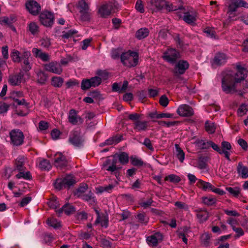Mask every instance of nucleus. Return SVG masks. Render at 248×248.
Listing matches in <instances>:
<instances>
[{
  "instance_id": "obj_13",
  "label": "nucleus",
  "mask_w": 248,
  "mask_h": 248,
  "mask_svg": "<svg viewBox=\"0 0 248 248\" xmlns=\"http://www.w3.org/2000/svg\"><path fill=\"white\" fill-rule=\"evenodd\" d=\"M163 239V234L159 232H156L148 236L146 238V242L150 247H155L159 243L162 242Z\"/></svg>"
},
{
  "instance_id": "obj_27",
  "label": "nucleus",
  "mask_w": 248,
  "mask_h": 248,
  "mask_svg": "<svg viewBox=\"0 0 248 248\" xmlns=\"http://www.w3.org/2000/svg\"><path fill=\"white\" fill-rule=\"evenodd\" d=\"M36 165L41 170H49L51 168L49 161L46 159H38L37 160Z\"/></svg>"
},
{
  "instance_id": "obj_48",
  "label": "nucleus",
  "mask_w": 248,
  "mask_h": 248,
  "mask_svg": "<svg viewBox=\"0 0 248 248\" xmlns=\"http://www.w3.org/2000/svg\"><path fill=\"white\" fill-rule=\"evenodd\" d=\"M248 111V104H242L237 110V113L239 116H242L246 114Z\"/></svg>"
},
{
  "instance_id": "obj_22",
  "label": "nucleus",
  "mask_w": 248,
  "mask_h": 248,
  "mask_svg": "<svg viewBox=\"0 0 248 248\" xmlns=\"http://www.w3.org/2000/svg\"><path fill=\"white\" fill-rule=\"evenodd\" d=\"M227 60V57L225 54L218 53L217 54L212 61L211 62L212 65L215 68L217 66H220L224 64Z\"/></svg>"
},
{
  "instance_id": "obj_31",
  "label": "nucleus",
  "mask_w": 248,
  "mask_h": 248,
  "mask_svg": "<svg viewBox=\"0 0 248 248\" xmlns=\"http://www.w3.org/2000/svg\"><path fill=\"white\" fill-rule=\"evenodd\" d=\"M237 171L239 175L243 179L248 178V167L244 166L241 162L238 163Z\"/></svg>"
},
{
  "instance_id": "obj_9",
  "label": "nucleus",
  "mask_w": 248,
  "mask_h": 248,
  "mask_svg": "<svg viewBox=\"0 0 248 248\" xmlns=\"http://www.w3.org/2000/svg\"><path fill=\"white\" fill-rule=\"evenodd\" d=\"M11 143L15 146H20L24 142L23 133L19 129H14L10 132Z\"/></svg>"
},
{
  "instance_id": "obj_4",
  "label": "nucleus",
  "mask_w": 248,
  "mask_h": 248,
  "mask_svg": "<svg viewBox=\"0 0 248 248\" xmlns=\"http://www.w3.org/2000/svg\"><path fill=\"white\" fill-rule=\"evenodd\" d=\"M180 16H183V19L187 23L192 24L194 23L198 18V14L195 10L192 7H182L179 8L177 12Z\"/></svg>"
},
{
  "instance_id": "obj_55",
  "label": "nucleus",
  "mask_w": 248,
  "mask_h": 248,
  "mask_svg": "<svg viewBox=\"0 0 248 248\" xmlns=\"http://www.w3.org/2000/svg\"><path fill=\"white\" fill-rule=\"evenodd\" d=\"M137 218L139 221L142 224H146L149 220V218L146 217L144 213H140L137 215Z\"/></svg>"
},
{
  "instance_id": "obj_35",
  "label": "nucleus",
  "mask_w": 248,
  "mask_h": 248,
  "mask_svg": "<svg viewBox=\"0 0 248 248\" xmlns=\"http://www.w3.org/2000/svg\"><path fill=\"white\" fill-rule=\"evenodd\" d=\"M131 164L136 167H140L144 164L143 161L141 158L136 155H132L130 157Z\"/></svg>"
},
{
  "instance_id": "obj_49",
  "label": "nucleus",
  "mask_w": 248,
  "mask_h": 248,
  "mask_svg": "<svg viewBox=\"0 0 248 248\" xmlns=\"http://www.w3.org/2000/svg\"><path fill=\"white\" fill-rule=\"evenodd\" d=\"M205 128L206 131L210 134L214 133L216 129L214 123L209 122L205 123Z\"/></svg>"
},
{
  "instance_id": "obj_30",
  "label": "nucleus",
  "mask_w": 248,
  "mask_h": 248,
  "mask_svg": "<svg viewBox=\"0 0 248 248\" xmlns=\"http://www.w3.org/2000/svg\"><path fill=\"white\" fill-rule=\"evenodd\" d=\"M122 136L117 135L113 137H110L105 141L104 142L102 143L100 145L103 146L105 145H109L113 144H117L122 140Z\"/></svg>"
},
{
  "instance_id": "obj_61",
  "label": "nucleus",
  "mask_w": 248,
  "mask_h": 248,
  "mask_svg": "<svg viewBox=\"0 0 248 248\" xmlns=\"http://www.w3.org/2000/svg\"><path fill=\"white\" fill-rule=\"evenodd\" d=\"M175 205L179 209H182L185 211L188 210L189 207L186 203L181 202H176L175 203Z\"/></svg>"
},
{
  "instance_id": "obj_1",
  "label": "nucleus",
  "mask_w": 248,
  "mask_h": 248,
  "mask_svg": "<svg viewBox=\"0 0 248 248\" xmlns=\"http://www.w3.org/2000/svg\"><path fill=\"white\" fill-rule=\"evenodd\" d=\"M237 72L232 71L223 72L221 87L226 93H233L236 92V84L243 80L248 73L247 69L240 64L236 65Z\"/></svg>"
},
{
  "instance_id": "obj_6",
  "label": "nucleus",
  "mask_w": 248,
  "mask_h": 248,
  "mask_svg": "<svg viewBox=\"0 0 248 248\" xmlns=\"http://www.w3.org/2000/svg\"><path fill=\"white\" fill-rule=\"evenodd\" d=\"M248 8V3L244 0H232L228 4L227 14L231 19H233L237 15L236 12L238 8Z\"/></svg>"
},
{
  "instance_id": "obj_8",
  "label": "nucleus",
  "mask_w": 248,
  "mask_h": 248,
  "mask_svg": "<svg viewBox=\"0 0 248 248\" xmlns=\"http://www.w3.org/2000/svg\"><path fill=\"white\" fill-rule=\"evenodd\" d=\"M78 9L80 14L81 19L82 21H88L90 19L89 6L85 0H80L78 2Z\"/></svg>"
},
{
  "instance_id": "obj_39",
  "label": "nucleus",
  "mask_w": 248,
  "mask_h": 248,
  "mask_svg": "<svg viewBox=\"0 0 248 248\" xmlns=\"http://www.w3.org/2000/svg\"><path fill=\"white\" fill-rule=\"evenodd\" d=\"M149 31L147 28H141L136 33V36L139 39H143L149 35Z\"/></svg>"
},
{
  "instance_id": "obj_23",
  "label": "nucleus",
  "mask_w": 248,
  "mask_h": 248,
  "mask_svg": "<svg viewBox=\"0 0 248 248\" xmlns=\"http://www.w3.org/2000/svg\"><path fill=\"white\" fill-rule=\"evenodd\" d=\"M69 122L74 125L81 124L83 120L81 117L77 115V111L74 109H71L68 115Z\"/></svg>"
},
{
  "instance_id": "obj_53",
  "label": "nucleus",
  "mask_w": 248,
  "mask_h": 248,
  "mask_svg": "<svg viewBox=\"0 0 248 248\" xmlns=\"http://www.w3.org/2000/svg\"><path fill=\"white\" fill-rule=\"evenodd\" d=\"M153 122H155V121L153 120ZM156 122L157 124L161 125H165L167 127H169L171 126H174L176 124L178 123V122L173 121V122H165L163 121H157Z\"/></svg>"
},
{
  "instance_id": "obj_50",
  "label": "nucleus",
  "mask_w": 248,
  "mask_h": 248,
  "mask_svg": "<svg viewBox=\"0 0 248 248\" xmlns=\"http://www.w3.org/2000/svg\"><path fill=\"white\" fill-rule=\"evenodd\" d=\"M226 190L234 197H237L240 193V189L238 187H227Z\"/></svg>"
},
{
  "instance_id": "obj_63",
  "label": "nucleus",
  "mask_w": 248,
  "mask_h": 248,
  "mask_svg": "<svg viewBox=\"0 0 248 248\" xmlns=\"http://www.w3.org/2000/svg\"><path fill=\"white\" fill-rule=\"evenodd\" d=\"M166 11L170 12L173 11H179V9H177L172 4L165 1V4L163 7Z\"/></svg>"
},
{
  "instance_id": "obj_34",
  "label": "nucleus",
  "mask_w": 248,
  "mask_h": 248,
  "mask_svg": "<svg viewBox=\"0 0 248 248\" xmlns=\"http://www.w3.org/2000/svg\"><path fill=\"white\" fill-rule=\"evenodd\" d=\"M195 161V167L201 170L205 169L207 162V158L206 157L200 156L197 159H196Z\"/></svg>"
},
{
  "instance_id": "obj_42",
  "label": "nucleus",
  "mask_w": 248,
  "mask_h": 248,
  "mask_svg": "<svg viewBox=\"0 0 248 248\" xmlns=\"http://www.w3.org/2000/svg\"><path fill=\"white\" fill-rule=\"evenodd\" d=\"M202 202L204 204L211 206L216 203L217 200L212 196L203 197L202 198Z\"/></svg>"
},
{
  "instance_id": "obj_40",
  "label": "nucleus",
  "mask_w": 248,
  "mask_h": 248,
  "mask_svg": "<svg viewBox=\"0 0 248 248\" xmlns=\"http://www.w3.org/2000/svg\"><path fill=\"white\" fill-rule=\"evenodd\" d=\"M80 197L82 200L89 202L91 204L95 202V197L93 196V194L91 191L87 194H83Z\"/></svg>"
},
{
  "instance_id": "obj_36",
  "label": "nucleus",
  "mask_w": 248,
  "mask_h": 248,
  "mask_svg": "<svg viewBox=\"0 0 248 248\" xmlns=\"http://www.w3.org/2000/svg\"><path fill=\"white\" fill-rule=\"evenodd\" d=\"M197 186L203 190H211L212 188L213 185L209 183L203 181L202 180H199L197 183Z\"/></svg>"
},
{
  "instance_id": "obj_7",
  "label": "nucleus",
  "mask_w": 248,
  "mask_h": 248,
  "mask_svg": "<svg viewBox=\"0 0 248 248\" xmlns=\"http://www.w3.org/2000/svg\"><path fill=\"white\" fill-rule=\"evenodd\" d=\"M75 183L74 177L72 175H68L63 178L57 179L55 183V187L58 189L63 188H68Z\"/></svg>"
},
{
  "instance_id": "obj_38",
  "label": "nucleus",
  "mask_w": 248,
  "mask_h": 248,
  "mask_svg": "<svg viewBox=\"0 0 248 248\" xmlns=\"http://www.w3.org/2000/svg\"><path fill=\"white\" fill-rule=\"evenodd\" d=\"M22 53L19 51L14 49L11 53V57L12 61L15 62H20L22 61Z\"/></svg>"
},
{
  "instance_id": "obj_5",
  "label": "nucleus",
  "mask_w": 248,
  "mask_h": 248,
  "mask_svg": "<svg viewBox=\"0 0 248 248\" xmlns=\"http://www.w3.org/2000/svg\"><path fill=\"white\" fill-rule=\"evenodd\" d=\"M121 60L124 65L128 67H134L138 63L139 55L136 52L128 51L121 55Z\"/></svg>"
},
{
  "instance_id": "obj_46",
  "label": "nucleus",
  "mask_w": 248,
  "mask_h": 248,
  "mask_svg": "<svg viewBox=\"0 0 248 248\" xmlns=\"http://www.w3.org/2000/svg\"><path fill=\"white\" fill-rule=\"evenodd\" d=\"M40 45L44 48H48L51 45L50 40L47 37H43L40 40Z\"/></svg>"
},
{
  "instance_id": "obj_29",
  "label": "nucleus",
  "mask_w": 248,
  "mask_h": 248,
  "mask_svg": "<svg viewBox=\"0 0 248 248\" xmlns=\"http://www.w3.org/2000/svg\"><path fill=\"white\" fill-rule=\"evenodd\" d=\"M23 75L20 74H17L14 75H10L9 77V83L13 86L18 85L21 82Z\"/></svg>"
},
{
  "instance_id": "obj_18",
  "label": "nucleus",
  "mask_w": 248,
  "mask_h": 248,
  "mask_svg": "<svg viewBox=\"0 0 248 248\" xmlns=\"http://www.w3.org/2000/svg\"><path fill=\"white\" fill-rule=\"evenodd\" d=\"M69 141L76 147H80L83 145L84 140L77 131H75L70 136Z\"/></svg>"
},
{
  "instance_id": "obj_28",
  "label": "nucleus",
  "mask_w": 248,
  "mask_h": 248,
  "mask_svg": "<svg viewBox=\"0 0 248 248\" xmlns=\"http://www.w3.org/2000/svg\"><path fill=\"white\" fill-rule=\"evenodd\" d=\"M197 144L202 149H208L212 147L215 150L216 147V143L211 140H201L197 141Z\"/></svg>"
},
{
  "instance_id": "obj_62",
  "label": "nucleus",
  "mask_w": 248,
  "mask_h": 248,
  "mask_svg": "<svg viewBox=\"0 0 248 248\" xmlns=\"http://www.w3.org/2000/svg\"><path fill=\"white\" fill-rule=\"evenodd\" d=\"M159 103L163 107H166L169 104V99L165 95H162L159 99Z\"/></svg>"
},
{
  "instance_id": "obj_45",
  "label": "nucleus",
  "mask_w": 248,
  "mask_h": 248,
  "mask_svg": "<svg viewBox=\"0 0 248 248\" xmlns=\"http://www.w3.org/2000/svg\"><path fill=\"white\" fill-rule=\"evenodd\" d=\"M29 31L31 33L35 35L37 34L39 31V27L37 24L35 22H31L28 25Z\"/></svg>"
},
{
  "instance_id": "obj_51",
  "label": "nucleus",
  "mask_w": 248,
  "mask_h": 248,
  "mask_svg": "<svg viewBox=\"0 0 248 248\" xmlns=\"http://www.w3.org/2000/svg\"><path fill=\"white\" fill-rule=\"evenodd\" d=\"M88 185L86 184H82L77 190V194L78 197L82 196L87 190Z\"/></svg>"
},
{
  "instance_id": "obj_14",
  "label": "nucleus",
  "mask_w": 248,
  "mask_h": 248,
  "mask_svg": "<svg viewBox=\"0 0 248 248\" xmlns=\"http://www.w3.org/2000/svg\"><path fill=\"white\" fill-rule=\"evenodd\" d=\"M189 64L185 60L179 61L175 65L173 72L175 76L184 74L188 68Z\"/></svg>"
},
{
  "instance_id": "obj_2",
  "label": "nucleus",
  "mask_w": 248,
  "mask_h": 248,
  "mask_svg": "<svg viewBox=\"0 0 248 248\" xmlns=\"http://www.w3.org/2000/svg\"><path fill=\"white\" fill-rule=\"evenodd\" d=\"M129 156L125 152H122L114 155L112 159H107L103 164L104 169L108 171L113 172L121 169L120 167L117 165L118 161L123 165L128 162Z\"/></svg>"
},
{
  "instance_id": "obj_37",
  "label": "nucleus",
  "mask_w": 248,
  "mask_h": 248,
  "mask_svg": "<svg viewBox=\"0 0 248 248\" xmlns=\"http://www.w3.org/2000/svg\"><path fill=\"white\" fill-rule=\"evenodd\" d=\"M24 162L25 158L22 156H19L16 159L15 161V165L17 170L19 171L24 170Z\"/></svg>"
},
{
  "instance_id": "obj_19",
  "label": "nucleus",
  "mask_w": 248,
  "mask_h": 248,
  "mask_svg": "<svg viewBox=\"0 0 248 248\" xmlns=\"http://www.w3.org/2000/svg\"><path fill=\"white\" fill-rule=\"evenodd\" d=\"M115 5L112 3H108L100 6L98 9V13L102 17H106L109 16L112 12H114Z\"/></svg>"
},
{
  "instance_id": "obj_3",
  "label": "nucleus",
  "mask_w": 248,
  "mask_h": 248,
  "mask_svg": "<svg viewBox=\"0 0 248 248\" xmlns=\"http://www.w3.org/2000/svg\"><path fill=\"white\" fill-rule=\"evenodd\" d=\"M140 114L136 113H131L128 115V119L133 121V128L137 132H145L149 129L148 122L140 120Z\"/></svg>"
},
{
  "instance_id": "obj_20",
  "label": "nucleus",
  "mask_w": 248,
  "mask_h": 248,
  "mask_svg": "<svg viewBox=\"0 0 248 248\" xmlns=\"http://www.w3.org/2000/svg\"><path fill=\"white\" fill-rule=\"evenodd\" d=\"M30 56L31 52L29 51L24 50L22 53L21 66L25 71H29L31 68V66L29 61Z\"/></svg>"
},
{
  "instance_id": "obj_52",
  "label": "nucleus",
  "mask_w": 248,
  "mask_h": 248,
  "mask_svg": "<svg viewBox=\"0 0 248 248\" xmlns=\"http://www.w3.org/2000/svg\"><path fill=\"white\" fill-rule=\"evenodd\" d=\"M204 32L209 37L215 38L216 36V32L213 28L207 27L204 29Z\"/></svg>"
},
{
  "instance_id": "obj_58",
  "label": "nucleus",
  "mask_w": 248,
  "mask_h": 248,
  "mask_svg": "<svg viewBox=\"0 0 248 248\" xmlns=\"http://www.w3.org/2000/svg\"><path fill=\"white\" fill-rule=\"evenodd\" d=\"M227 223L229 224L232 229L235 228L236 225L239 224L238 221L237 219L233 217H229L227 220Z\"/></svg>"
},
{
  "instance_id": "obj_24",
  "label": "nucleus",
  "mask_w": 248,
  "mask_h": 248,
  "mask_svg": "<svg viewBox=\"0 0 248 248\" xmlns=\"http://www.w3.org/2000/svg\"><path fill=\"white\" fill-rule=\"evenodd\" d=\"M165 4V0H151L149 9L152 12H156L162 10Z\"/></svg>"
},
{
  "instance_id": "obj_12",
  "label": "nucleus",
  "mask_w": 248,
  "mask_h": 248,
  "mask_svg": "<svg viewBox=\"0 0 248 248\" xmlns=\"http://www.w3.org/2000/svg\"><path fill=\"white\" fill-rule=\"evenodd\" d=\"M179 57V53L174 48H169L163 53L162 58L166 61L174 63Z\"/></svg>"
},
{
  "instance_id": "obj_11",
  "label": "nucleus",
  "mask_w": 248,
  "mask_h": 248,
  "mask_svg": "<svg viewBox=\"0 0 248 248\" xmlns=\"http://www.w3.org/2000/svg\"><path fill=\"white\" fill-rule=\"evenodd\" d=\"M215 151H217L220 155H224V157L229 161H230V155H231L230 150L232 149L231 144L226 141H223L221 143V147H219L216 144Z\"/></svg>"
},
{
  "instance_id": "obj_17",
  "label": "nucleus",
  "mask_w": 248,
  "mask_h": 248,
  "mask_svg": "<svg viewBox=\"0 0 248 248\" xmlns=\"http://www.w3.org/2000/svg\"><path fill=\"white\" fill-rule=\"evenodd\" d=\"M26 8L32 15L36 16L41 10V6L39 3L34 0H30L26 4Z\"/></svg>"
},
{
  "instance_id": "obj_44",
  "label": "nucleus",
  "mask_w": 248,
  "mask_h": 248,
  "mask_svg": "<svg viewBox=\"0 0 248 248\" xmlns=\"http://www.w3.org/2000/svg\"><path fill=\"white\" fill-rule=\"evenodd\" d=\"M37 81L41 84H44L47 78L46 75L41 70L37 72Z\"/></svg>"
},
{
  "instance_id": "obj_33",
  "label": "nucleus",
  "mask_w": 248,
  "mask_h": 248,
  "mask_svg": "<svg viewBox=\"0 0 248 248\" xmlns=\"http://www.w3.org/2000/svg\"><path fill=\"white\" fill-rule=\"evenodd\" d=\"M75 211V208L73 205L69 204H66L63 206L62 208L60 209L58 211V213L59 214H61V213L64 212L66 215H70L74 213Z\"/></svg>"
},
{
  "instance_id": "obj_54",
  "label": "nucleus",
  "mask_w": 248,
  "mask_h": 248,
  "mask_svg": "<svg viewBox=\"0 0 248 248\" xmlns=\"http://www.w3.org/2000/svg\"><path fill=\"white\" fill-rule=\"evenodd\" d=\"M48 206L51 208H57L59 207V202L57 198L55 197H53L48 202Z\"/></svg>"
},
{
  "instance_id": "obj_59",
  "label": "nucleus",
  "mask_w": 248,
  "mask_h": 248,
  "mask_svg": "<svg viewBox=\"0 0 248 248\" xmlns=\"http://www.w3.org/2000/svg\"><path fill=\"white\" fill-rule=\"evenodd\" d=\"M225 214L231 217H239L240 214L235 210L223 209Z\"/></svg>"
},
{
  "instance_id": "obj_16",
  "label": "nucleus",
  "mask_w": 248,
  "mask_h": 248,
  "mask_svg": "<svg viewBox=\"0 0 248 248\" xmlns=\"http://www.w3.org/2000/svg\"><path fill=\"white\" fill-rule=\"evenodd\" d=\"M177 113L182 117H190L194 114L192 108L186 104L180 105L177 109Z\"/></svg>"
},
{
  "instance_id": "obj_57",
  "label": "nucleus",
  "mask_w": 248,
  "mask_h": 248,
  "mask_svg": "<svg viewBox=\"0 0 248 248\" xmlns=\"http://www.w3.org/2000/svg\"><path fill=\"white\" fill-rule=\"evenodd\" d=\"M90 79L92 86L93 87L98 86L101 82V78L99 77H94Z\"/></svg>"
},
{
  "instance_id": "obj_41",
  "label": "nucleus",
  "mask_w": 248,
  "mask_h": 248,
  "mask_svg": "<svg viewBox=\"0 0 248 248\" xmlns=\"http://www.w3.org/2000/svg\"><path fill=\"white\" fill-rule=\"evenodd\" d=\"M63 82V79L60 77L55 76L51 79V84L55 87L60 88L62 87Z\"/></svg>"
},
{
  "instance_id": "obj_26",
  "label": "nucleus",
  "mask_w": 248,
  "mask_h": 248,
  "mask_svg": "<svg viewBox=\"0 0 248 248\" xmlns=\"http://www.w3.org/2000/svg\"><path fill=\"white\" fill-rule=\"evenodd\" d=\"M32 52L36 58H39L43 62H48L50 60L49 55L47 53L42 52L40 49L33 48Z\"/></svg>"
},
{
  "instance_id": "obj_64",
  "label": "nucleus",
  "mask_w": 248,
  "mask_h": 248,
  "mask_svg": "<svg viewBox=\"0 0 248 248\" xmlns=\"http://www.w3.org/2000/svg\"><path fill=\"white\" fill-rule=\"evenodd\" d=\"M238 144L242 147V148L245 150L247 151L248 149V145L247 141L242 139H239L237 141Z\"/></svg>"
},
{
  "instance_id": "obj_10",
  "label": "nucleus",
  "mask_w": 248,
  "mask_h": 248,
  "mask_svg": "<svg viewBox=\"0 0 248 248\" xmlns=\"http://www.w3.org/2000/svg\"><path fill=\"white\" fill-rule=\"evenodd\" d=\"M39 20L44 26L51 27L54 21V14L48 11H44L39 16Z\"/></svg>"
},
{
  "instance_id": "obj_21",
  "label": "nucleus",
  "mask_w": 248,
  "mask_h": 248,
  "mask_svg": "<svg viewBox=\"0 0 248 248\" xmlns=\"http://www.w3.org/2000/svg\"><path fill=\"white\" fill-rule=\"evenodd\" d=\"M67 160L63 155L61 153L56 154L54 165L57 168L62 170L67 166Z\"/></svg>"
},
{
  "instance_id": "obj_60",
  "label": "nucleus",
  "mask_w": 248,
  "mask_h": 248,
  "mask_svg": "<svg viewBox=\"0 0 248 248\" xmlns=\"http://www.w3.org/2000/svg\"><path fill=\"white\" fill-rule=\"evenodd\" d=\"M136 9L140 13H143L144 12V6L142 3V1L141 0H137L135 4Z\"/></svg>"
},
{
  "instance_id": "obj_43",
  "label": "nucleus",
  "mask_w": 248,
  "mask_h": 248,
  "mask_svg": "<svg viewBox=\"0 0 248 248\" xmlns=\"http://www.w3.org/2000/svg\"><path fill=\"white\" fill-rule=\"evenodd\" d=\"M46 223L49 226L57 229L61 226V223L56 218L53 217L48 218L47 219Z\"/></svg>"
},
{
  "instance_id": "obj_15",
  "label": "nucleus",
  "mask_w": 248,
  "mask_h": 248,
  "mask_svg": "<svg viewBox=\"0 0 248 248\" xmlns=\"http://www.w3.org/2000/svg\"><path fill=\"white\" fill-rule=\"evenodd\" d=\"M45 69L49 72L60 75L62 72L61 64L57 62H51L44 65Z\"/></svg>"
},
{
  "instance_id": "obj_32",
  "label": "nucleus",
  "mask_w": 248,
  "mask_h": 248,
  "mask_svg": "<svg viewBox=\"0 0 248 248\" xmlns=\"http://www.w3.org/2000/svg\"><path fill=\"white\" fill-rule=\"evenodd\" d=\"M175 151L174 154L176 155L178 159L183 163L184 161L185 157V154L183 150L180 148V146L178 144H175Z\"/></svg>"
},
{
  "instance_id": "obj_25",
  "label": "nucleus",
  "mask_w": 248,
  "mask_h": 248,
  "mask_svg": "<svg viewBox=\"0 0 248 248\" xmlns=\"http://www.w3.org/2000/svg\"><path fill=\"white\" fill-rule=\"evenodd\" d=\"M194 212L196 214V217L200 223H203L208 220L209 217V213L204 208L195 209Z\"/></svg>"
},
{
  "instance_id": "obj_47",
  "label": "nucleus",
  "mask_w": 248,
  "mask_h": 248,
  "mask_svg": "<svg viewBox=\"0 0 248 248\" xmlns=\"http://www.w3.org/2000/svg\"><path fill=\"white\" fill-rule=\"evenodd\" d=\"M165 180L175 184L178 183L181 181L180 178L174 174L169 175L165 177Z\"/></svg>"
},
{
  "instance_id": "obj_56",
  "label": "nucleus",
  "mask_w": 248,
  "mask_h": 248,
  "mask_svg": "<svg viewBox=\"0 0 248 248\" xmlns=\"http://www.w3.org/2000/svg\"><path fill=\"white\" fill-rule=\"evenodd\" d=\"M92 86L90 79H84L82 81L81 88L83 90L89 89Z\"/></svg>"
}]
</instances>
